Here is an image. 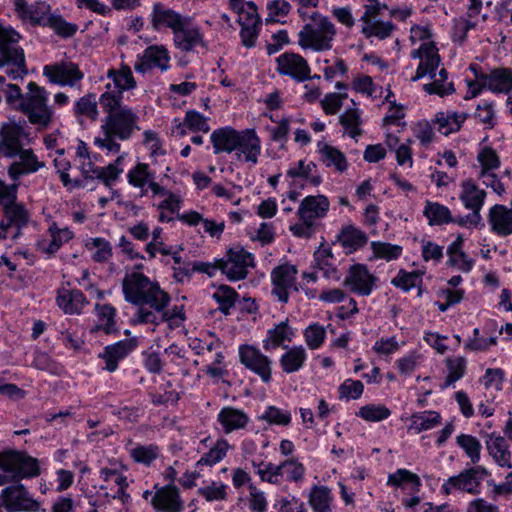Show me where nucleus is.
<instances>
[{"instance_id": "f257e3e1", "label": "nucleus", "mask_w": 512, "mask_h": 512, "mask_svg": "<svg viewBox=\"0 0 512 512\" xmlns=\"http://www.w3.org/2000/svg\"><path fill=\"white\" fill-rule=\"evenodd\" d=\"M107 113L101 125L100 134L95 137L94 144L105 150L108 154H116L120 151V144L115 140H127L137 127V116L134 111L119 104L112 108L103 107Z\"/></svg>"}, {"instance_id": "f03ea898", "label": "nucleus", "mask_w": 512, "mask_h": 512, "mask_svg": "<svg viewBox=\"0 0 512 512\" xmlns=\"http://www.w3.org/2000/svg\"><path fill=\"white\" fill-rule=\"evenodd\" d=\"M125 300L135 304H147L154 311H162L170 297L158 283L151 281L139 271L127 272L122 283Z\"/></svg>"}, {"instance_id": "7ed1b4c3", "label": "nucleus", "mask_w": 512, "mask_h": 512, "mask_svg": "<svg viewBox=\"0 0 512 512\" xmlns=\"http://www.w3.org/2000/svg\"><path fill=\"white\" fill-rule=\"evenodd\" d=\"M411 57L418 59L419 64L413 81L425 77L438 68L440 57L433 34L428 25H415L410 29Z\"/></svg>"}, {"instance_id": "20e7f679", "label": "nucleus", "mask_w": 512, "mask_h": 512, "mask_svg": "<svg viewBox=\"0 0 512 512\" xmlns=\"http://www.w3.org/2000/svg\"><path fill=\"white\" fill-rule=\"evenodd\" d=\"M306 23L298 32V45L303 50L314 52L328 51L333 46L336 36V27L328 17L312 12Z\"/></svg>"}, {"instance_id": "39448f33", "label": "nucleus", "mask_w": 512, "mask_h": 512, "mask_svg": "<svg viewBox=\"0 0 512 512\" xmlns=\"http://www.w3.org/2000/svg\"><path fill=\"white\" fill-rule=\"evenodd\" d=\"M20 38L19 33L12 27L0 24V69L14 80L27 74L24 51L14 46Z\"/></svg>"}, {"instance_id": "423d86ee", "label": "nucleus", "mask_w": 512, "mask_h": 512, "mask_svg": "<svg viewBox=\"0 0 512 512\" xmlns=\"http://www.w3.org/2000/svg\"><path fill=\"white\" fill-rule=\"evenodd\" d=\"M48 92L35 82L27 84V92L21 101V108L33 124L45 127L52 119V110L48 107Z\"/></svg>"}, {"instance_id": "0eeeda50", "label": "nucleus", "mask_w": 512, "mask_h": 512, "mask_svg": "<svg viewBox=\"0 0 512 512\" xmlns=\"http://www.w3.org/2000/svg\"><path fill=\"white\" fill-rule=\"evenodd\" d=\"M488 475L483 466L465 469L459 474L446 479L441 485L440 491L444 495H456L460 493L478 494L482 481Z\"/></svg>"}, {"instance_id": "6e6552de", "label": "nucleus", "mask_w": 512, "mask_h": 512, "mask_svg": "<svg viewBox=\"0 0 512 512\" xmlns=\"http://www.w3.org/2000/svg\"><path fill=\"white\" fill-rule=\"evenodd\" d=\"M470 70L474 79L467 78L466 80V99L476 97L483 88L493 92H507L512 87V74L507 70H494L489 75H479L474 66H471Z\"/></svg>"}, {"instance_id": "1a4fd4ad", "label": "nucleus", "mask_w": 512, "mask_h": 512, "mask_svg": "<svg viewBox=\"0 0 512 512\" xmlns=\"http://www.w3.org/2000/svg\"><path fill=\"white\" fill-rule=\"evenodd\" d=\"M216 267L230 280L237 281L246 277L248 270L254 267V256L240 246L230 248L226 256L216 259Z\"/></svg>"}, {"instance_id": "9d476101", "label": "nucleus", "mask_w": 512, "mask_h": 512, "mask_svg": "<svg viewBox=\"0 0 512 512\" xmlns=\"http://www.w3.org/2000/svg\"><path fill=\"white\" fill-rule=\"evenodd\" d=\"M106 90L100 97L102 107L112 108L121 102L124 91L135 87L136 82L129 67H122L115 71L110 70L107 76Z\"/></svg>"}, {"instance_id": "9b49d317", "label": "nucleus", "mask_w": 512, "mask_h": 512, "mask_svg": "<svg viewBox=\"0 0 512 512\" xmlns=\"http://www.w3.org/2000/svg\"><path fill=\"white\" fill-rule=\"evenodd\" d=\"M0 469L7 481L37 476L40 468L36 459L23 454L0 455Z\"/></svg>"}, {"instance_id": "f8f14e48", "label": "nucleus", "mask_w": 512, "mask_h": 512, "mask_svg": "<svg viewBox=\"0 0 512 512\" xmlns=\"http://www.w3.org/2000/svg\"><path fill=\"white\" fill-rule=\"evenodd\" d=\"M238 355L241 364L248 370L257 374L265 383L272 378V361L263 354L259 348L249 344H243L238 348Z\"/></svg>"}, {"instance_id": "ddd939ff", "label": "nucleus", "mask_w": 512, "mask_h": 512, "mask_svg": "<svg viewBox=\"0 0 512 512\" xmlns=\"http://www.w3.org/2000/svg\"><path fill=\"white\" fill-rule=\"evenodd\" d=\"M0 507L7 512H37L39 503L29 495L23 485H15L2 490Z\"/></svg>"}, {"instance_id": "4468645a", "label": "nucleus", "mask_w": 512, "mask_h": 512, "mask_svg": "<svg viewBox=\"0 0 512 512\" xmlns=\"http://www.w3.org/2000/svg\"><path fill=\"white\" fill-rule=\"evenodd\" d=\"M170 60L169 51L164 45H151L137 56L135 70L142 74L152 69L164 72L170 68Z\"/></svg>"}, {"instance_id": "2eb2a0df", "label": "nucleus", "mask_w": 512, "mask_h": 512, "mask_svg": "<svg viewBox=\"0 0 512 512\" xmlns=\"http://www.w3.org/2000/svg\"><path fill=\"white\" fill-rule=\"evenodd\" d=\"M234 151L237 160L250 166L258 164L262 144L254 129L240 130V137Z\"/></svg>"}, {"instance_id": "dca6fc26", "label": "nucleus", "mask_w": 512, "mask_h": 512, "mask_svg": "<svg viewBox=\"0 0 512 512\" xmlns=\"http://www.w3.org/2000/svg\"><path fill=\"white\" fill-rule=\"evenodd\" d=\"M297 272L296 267L288 263L280 264L272 270V292L279 301L287 302L289 293L297 290L295 284Z\"/></svg>"}, {"instance_id": "f3484780", "label": "nucleus", "mask_w": 512, "mask_h": 512, "mask_svg": "<svg viewBox=\"0 0 512 512\" xmlns=\"http://www.w3.org/2000/svg\"><path fill=\"white\" fill-rule=\"evenodd\" d=\"M276 70L285 76L298 81H304L310 75V67L306 59L293 52H285L276 59Z\"/></svg>"}, {"instance_id": "a211bd4d", "label": "nucleus", "mask_w": 512, "mask_h": 512, "mask_svg": "<svg viewBox=\"0 0 512 512\" xmlns=\"http://www.w3.org/2000/svg\"><path fill=\"white\" fill-rule=\"evenodd\" d=\"M376 282V276L361 264L352 266L345 279V284L351 291L363 296L371 294L376 287Z\"/></svg>"}, {"instance_id": "6ab92c4d", "label": "nucleus", "mask_w": 512, "mask_h": 512, "mask_svg": "<svg viewBox=\"0 0 512 512\" xmlns=\"http://www.w3.org/2000/svg\"><path fill=\"white\" fill-rule=\"evenodd\" d=\"M14 10L17 17L25 23L36 25L49 20L50 6L45 2L29 5L26 0H14Z\"/></svg>"}, {"instance_id": "aec40b11", "label": "nucleus", "mask_w": 512, "mask_h": 512, "mask_svg": "<svg viewBox=\"0 0 512 512\" xmlns=\"http://www.w3.org/2000/svg\"><path fill=\"white\" fill-rule=\"evenodd\" d=\"M486 193L480 189L472 180H465L461 183L459 198L464 207L472 210L474 215L471 218V223L477 225L480 217L479 211L481 210Z\"/></svg>"}, {"instance_id": "412c9836", "label": "nucleus", "mask_w": 512, "mask_h": 512, "mask_svg": "<svg viewBox=\"0 0 512 512\" xmlns=\"http://www.w3.org/2000/svg\"><path fill=\"white\" fill-rule=\"evenodd\" d=\"M366 12L362 16V32L368 38L385 39L390 36L393 26L390 22L377 20L373 14L377 7V0H367Z\"/></svg>"}, {"instance_id": "4be33fe9", "label": "nucleus", "mask_w": 512, "mask_h": 512, "mask_svg": "<svg viewBox=\"0 0 512 512\" xmlns=\"http://www.w3.org/2000/svg\"><path fill=\"white\" fill-rule=\"evenodd\" d=\"M43 75L46 76L51 83L62 86H72L83 77L82 73L72 63L46 65L43 68Z\"/></svg>"}, {"instance_id": "5701e85b", "label": "nucleus", "mask_w": 512, "mask_h": 512, "mask_svg": "<svg viewBox=\"0 0 512 512\" xmlns=\"http://www.w3.org/2000/svg\"><path fill=\"white\" fill-rule=\"evenodd\" d=\"M127 181L134 188L140 189L142 194L160 192V186L156 183L154 174L145 163H137L127 172Z\"/></svg>"}, {"instance_id": "b1692460", "label": "nucleus", "mask_w": 512, "mask_h": 512, "mask_svg": "<svg viewBox=\"0 0 512 512\" xmlns=\"http://www.w3.org/2000/svg\"><path fill=\"white\" fill-rule=\"evenodd\" d=\"M23 132L21 126L16 123H7L2 126L0 140V155L13 158L23 151L21 138Z\"/></svg>"}, {"instance_id": "393cba45", "label": "nucleus", "mask_w": 512, "mask_h": 512, "mask_svg": "<svg viewBox=\"0 0 512 512\" xmlns=\"http://www.w3.org/2000/svg\"><path fill=\"white\" fill-rule=\"evenodd\" d=\"M329 207L330 203L326 196H307L301 201L297 214L300 219L314 223L317 219L327 215Z\"/></svg>"}, {"instance_id": "a878e982", "label": "nucleus", "mask_w": 512, "mask_h": 512, "mask_svg": "<svg viewBox=\"0 0 512 512\" xmlns=\"http://www.w3.org/2000/svg\"><path fill=\"white\" fill-rule=\"evenodd\" d=\"M137 345V340L130 338L107 346L102 354L106 364L105 368L110 372L115 371L118 363L135 350Z\"/></svg>"}, {"instance_id": "bb28decb", "label": "nucleus", "mask_w": 512, "mask_h": 512, "mask_svg": "<svg viewBox=\"0 0 512 512\" xmlns=\"http://www.w3.org/2000/svg\"><path fill=\"white\" fill-rule=\"evenodd\" d=\"M124 156H119L115 162L109 164L104 168L96 167L92 161H89L87 167L85 164L82 166V172L86 177L102 179L106 185L114 182L123 172Z\"/></svg>"}, {"instance_id": "cd10ccee", "label": "nucleus", "mask_w": 512, "mask_h": 512, "mask_svg": "<svg viewBox=\"0 0 512 512\" xmlns=\"http://www.w3.org/2000/svg\"><path fill=\"white\" fill-rule=\"evenodd\" d=\"M488 223L491 231L499 236L512 234V209L504 205H494L489 210Z\"/></svg>"}, {"instance_id": "c85d7f7f", "label": "nucleus", "mask_w": 512, "mask_h": 512, "mask_svg": "<svg viewBox=\"0 0 512 512\" xmlns=\"http://www.w3.org/2000/svg\"><path fill=\"white\" fill-rule=\"evenodd\" d=\"M186 18L162 4H155L151 12V23L155 29L170 28L173 34Z\"/></svg>"}, {"instance_id": "c756f323", "label": "nucleus", "mask_w": 512, "mask_h": 512, "mask_svg": "<svg viewBox=\"0 0 512 512\" xmlns=\"http://www.w3.org/2000/svg\"><path fill=\"white\" fill-rule=\"evenodd\" d=\"M217 421L222 431L226 434H230L245 428L249 422V417L244 411L228 406L219 411Z\"/></svg>"}, {"instance_id": "7c9ffc66", "label": "nucleus", "mask_w": 512, "mask_h": 512, "mask_svg": "<svg viewBox=\"0 0 512 512\" xmlns=\"http://www.w3.org/2000/svg\"><path fill=\"white\" fill-rule=\"evenodd\" d=\"M239 137L240 130H235L229 126L214 130L210 135L214 153H233L237 147Z\"/></svg>"}, {"instance_id": "2f4dec72", "label": "nucleus", "mask_w": 512, "mask_h": 512, "mask_svg": "<svg viewBox=\"0 0 512 512\" xmlns=\"http://www.w3.org/2000/svg\"><path fill=\"white\" fill-rule=\"evenodd\" d=\"M174 42L183 50H191L197 46L206 47L199 29L191 26L188 19H185L174 33Z\"/></svg>"}, {"instance_id": "473e14b6", "label": "nucleus", "mask_w": 512, "mask_h": 512, "mask_svg": "<svg viewBox=\"0 0 512 512\" xmlns=\"http://www.w3.org/2000/svg\"><path fill=\"white\" fill-rule=\"evenodd\" d=\"M13 158L15 160L9 166L8 174L14 181L23 175L37 171L40 167V163L31 150L25 149Z\"/></svg>"}, {"instance_id": "72a5a7b5", "label": "nucleus", "mask_w": 512, "mask_h": 512, "mask_svg": "<svg viewBox=\"0 0 512 512\" xmlns=\"http://www.w3.org/2000/svg\"><path fill=\"white\" fill-rule=\"evenodd\" d=\"M230 9L237 14L238 23L247 26L246 34H249L251 26H259L260 17L255 4L246 0H228Z\"/></svg>"}, {"instance_id": "f704fd0d", "label": "nucleus", "mask_w": 512, "mask_h": 512, "mask_svg": "<svg viewBox=\"0 0 512 512\" xmlns=\"http://www.w3.org/2000/svg\"><path fill=\"white\" fill-rule=\"evenodd\" d=\"M486 448L494 462L505 468H512V456L508 444L500 435L491 434L486 440Z\"/></svg>"}, {"instance_id": "c9c22d12", "label": "nucleus", "mask_w": 512, "mask_h": 512, "mask_svg": "<svg viewBox=\"0 0 512 512\" xmlns=\"http://www.w3.org/2000/svg\"><path fill=\"white\" fill-rule=\"evenodd\" d=\"M317 151L320 160L329 168H333L337 172H344L348 168V161L342 151L330 145L325 141L317 143Z\"/></svg>"}, {"instance_id": "e433bc0d", "label": "nucleus", "mask_w": 512, "mask_h": 512, "mask_svg": "<svg viewBox=\"0 0 512 512\" xmlns=\"http://www.w3.org/2000/svg\"><path fill=\"white\" fill-rule=\"evenodd\" d=\"M152 504L164 512H180L182 510V502L177 489L170 485L157 490L152 498Z\"/></svg>"}, {"instance_id": "4c0bfd02", "label": "nucleus", "mask_w": 512, "mask_h": 512, "mask_svg": "<svg viewBox=\"0 0 512 512\" xmlns=\"http://www.w3.org/2000/svg\"><path fill=\"white\" fill-rule=\"evenodd\" d=\"M72 237L73 233L69 229L58 228L53 224L49 228L48 234L38 242V248L46 254H53Z\"/></svg>"}, {"instance_id": "58836bf2", "label": "nucleus", "mask_w": 512, "mask_h": 512, "mask_svg": "<svg viewBox=\"0 0 512 512\" xmlns=\"http://www.w3.org/2000/svg\"><path fill=\"white\" fill-rule=\"evenodd\" d=\"M185 127L193 131L207 133L210 130L208 119L197 111L191 110L186 113L185 120L182 123L175 119L172 124V134L183 136L186 133Z\"/></svg>"}, {"instance_id": "ea45409f", "label": "nucleus", "mask_w": 512, "mask_h": 512, "mask_svg": "<svg viewBox=\"0 0 512 512\" xmlns=\"http://www.w3.org/2000/svg\"><path fill=\"white\" fill-rule=\"evenodd\" d=\"M387 485L395 489L414 493L419 492L421 481L419 477L411 471L407 469H398L388 476Z\"/></svg>"}, {"instance_id": "a19ab883", "label": "nucleus", "mask_w": 512, "mask_h": 512, "mask_svg": "<svg viewBox=\"0 0 512 512\" xmlns=\"http://www.w3.org/2000/svg\"><path fill=\"white\" fill-rule=\"evenodd\" d=\"M295 336V331L286 322H281L267 331L263 339V348L266 351L273 350L283 346L285 342H290Z\"/></svg>"}, {"instance_id": "79ce46f5", "label": "nucleus", "mask_w": 512, "mask_h": 512, "mask_svg": "<svg viewBox=\"0 0 512 512\" xmlns=\"http://www.w3.org/2000/svg\"><path fill=\"white\" fill-rule=\"evenodd\" d=\"M464 238L461 235H458L456 239L449 245L447 253H448V262L451 266L456 269L469 272L473 265L474 261L463 251Z\"/></svg>"}, {"instance_id": "37998d69", "label": "nucleus", "mask_w": 512, "mask_h": 512, "mask_svg": "<svg viewBox=\"0 0 512 512\" xmlns=\"http://www.w3.org/2000/svg\"><path fill=\"white\" fill-rule=\"evenodd\" d=\"M286 175L293 181L303 179L313 185H318L321 182V178L317 173L316 165L312 161L308 160H299L291 164Z\"/></svg>"}, {"instance_id": "c03bdc74", "label": "nucleus", "mask_w": 512, "mask_h": 512, "mask_svg": "<svg viewBox=\"0 0 512 512\" xmlns=\"http://www.w3.org/2000/svg\"><path fill=\"white\" fill-rule=\"evenodd\" d=\"M85 303V297L80 291L62 288L58 292L57 304L65 313H80Z\"/></svg>"}, {"instance_id": "a18cd8bd", "label": "nucleus", "mask_w": 512, "mask_h": 512, "mask_svg": "<svg viewBox=\"0 0 512 512\" xmlns=\"http://www.w3.org/2000/svg\"><path fill=\"white\" fill-rule=\"evenodd\" d=\"M478 177L480 179L493 178L495 171L500 167V160L494 150L488 147L482 148L477 156Z\"/></svg>"}, {"instance_id": "49530a36", "label": "nucleus", "mask_w": 512, "mask_h": 512, "mask_svg": "<svg viewBox=\"0 0 512 512\" xmlns=\"http://www.w3.org/2000/svg\"><path fill=\"white\" fill-rule=\"evenodd\" d=\"M334 497L326 486H314L309 494V503L314 512H333Z\"/></svg>"}, {"instance_id": "de8ad7c7", "label": "nucleus", "mask_w": 512, "mask_h": 512, "mask_svg": "<svg viewBox=\"0 0 512 512\" xmlns=\"http://www.w3.org/2000/svg\"><path fill=\"white\" fill-rule=\"evenodd\" d=\"M307 359L304 347L294 346L288 349L279 359V364L285 373H294L300 370Z\"/></svg>"}, {"instance_id": "09e8293b", "label": "nucleus", "mask_w": 512, "mask_h": 512, "mask_svg": "<svg viewBox=\"0 0 512 512\" xmlns=\"http://www.w3.org/2000/svg\"><path fill=\"white\" fill-rule=\"evenodd\" d=\"M406 420L409 422L408 430L418 434L436 427L440 423L441 417L435 411H424L413 414Z\"/></svg>"}, {"instance_id": "8fccbe9b", "label": "nucleus", "mask_w": 512, "mask_h": 512, "mask_svg": "<svg viewBox=\"0 0 512 512\" xmlns=\"http://www.w3.org/2000/svg\"><path fill=\"white\" fill-rule=\"evenodd\" d=\"M154 196L160 197L161 200L157 203V207L161 210L159 214V220L161 222H166L171 219L170 216L166 215V211L170 213H174L178 211L182 205V197L180 195L173 194L164 190L160 186V192H153Z\"/></svg>"}, {"instance_id": "3c124183", "label": "nucleus", "mask_w": 512, "mask_h": 512, "mask_svg": "<svg viewBox=\"0 0 512 512\" xmlns=\"http://www.w3.org/2000/svg\"><path fill=\"white\" fill-rule=\"evenodd\" d=\"M465 117L452 111L439 112L435 116V123L438 131L443 135H449L458 131L463 124Z\"/></svg>"}, {"instance_id": "603ef678", "label": "nucleus", "mask_w": 512, "mask_h": 512, "mask_svg": "<svg viewBox=\"0 0 512 512\" xmlns=\"http://www.w3.org/2000/svg\"><path fill=\"white\" fill-rule=\"evenodd\" d=\"M84 246L90 257L96 262L107 261L112 256L111 245L103 238H88L85 240Z\"/></svg>"}, {"instance_id": "864d4df0", "label": "nucleus", "mask_w": 512, "mask_h": 512, "mask_svg": "<svg viewBox=\"0 0 512 512\" xmlns=\"http://www.w3.org/2000/svg\"><path fill=\"white\" fill-rule=\"evenodd\" d=\"M437 68L432 73H428L433 80L431 83L424 85V90L430 94H437L444 96L453 92V84L447 81V74L444 69H441L438 73ZM427 76V74L425 75Z\"/></svg>"}, {"instance_id": "5fc2aeb1", "label": "nucleus", "mask_w": 512, "mask_h": 512, "mask_svg": "<svg viewBox=\"0 0 512 512\" xmlns=\"http://www.w3.org/2000/svg\"><path fill=\"white\" fill-rule=\"evenodd\" d=\"M365 234L354 226L344 227L339 236L338 241L349 252L355 251L366 242Z\"/></svg>"}, {"instance_id": "6e6d98bb", "label": "nucleus", "mask_w": 512, "mask_h": 512, "mask_svg": "<svg viewBox=\"0 0 512 512\" xmlns=\"http://www.w3.org/2000/svg\"><path fill=\"white\" fill-rule=\"evenodd\" d=\"M352 107L348 108L341 116L340 123L343 125L345 132L351 137L356 138L361 134L360 111L356 107L354 100H351Z\"/></svg>"}, {"instance_id": "4d7b16f0", "label": "nucleus", "mask_w": 512, "mask_h": 512, "mask_svg": "<svg viewBox=\"0 0 512 512\" xmlns=\"http://www.w3.org/2000/svg\"><path fill=\"white\" fill-rule=\"evenodd\" d=\"M280 464L282 475H285L288 481L298 484L305 480L306 467L299 458L291 457Z\"/></svg>"}, {"instance_id": "13d9d810", "label": "nucleus", "mask_w": 512, "mask_h": 512, "mask_svg": "<svg viewBox=\"0 0 512 512\" xmlns=\"http://www.w3.org/2000/svg\"><path fill=\"white\" fill-rule=\"evenodd\" d=\"M356 415L367 422H380L391 415L390 409L380 403H369L359 408Z\"/></svg>"}, {"instance_id": "bf43d9fd", "label": "nucleus", "mask_w": 512, "mask_h": 512, "mask_svg": "<svg viewBox=\"0 0 512 512\" xmlns=\"http://www.w3.org/2000/svg\"><path fill=\"white\" fill-rule=\"evenodd\" d=\"M445 363L447 375L442 385L443 389L454 385L464 376L466 371V360L463 357L447 358Z\"/></svg>"}, {"instance_id": "052dcab7", "label": "nucleus", "mask_w": 512, "mask_h": 512, "mask_svg": "<svg viewBox=\"0 0 512 512\" xmlns=\"http://www.w3.org/2000/svg\"><path fill=\"white\" fill-rule=\"evenodd\" d=\"M456 442L473 464L480 461L482 445L476 437L460 434L456 437Z\"/></svg>"}, {"instance_id": "680f3d73", "label": "nucleus", "mask_w": 512, "mask_h": 512, "mask_svg": "<svg viewBox=\"0 0 512 512\" xmlns=\"http://www.w3.org/2000/svg\"><path fill=\"white\" fill-rule=\"evenodd\" d=\"M373 259H383L392 261L399 258L402 254V247L396 244L373 241L370 244Z\"/></svg>"}, {"instance_id": "e2e57ef3", "label": "nucleus", "mask_w": 512, "mask_h": 512, "mask_svg": "<svg viewBox=\"0 0 512 512\" xmlns=\"http://www.w3.org/2000/svg\"><path fill=\"white\" fill-rule=\"evenodd\" d=\"M424 215L430 225H441L451 220L450 210L437 202L428 201L424 208Z\"/></svg>"}, {"instance_id": "0e129e2a", "label": "nucleus", "mask_w": 512, "mask_h": 512, "mask_svg": "<svg viewBox=\"0 0 512 512\" xmlns=\"http://www.w3.org/2000/svg\"><path fill=\"white\" fill-rule=\"evenodd\" d=\"M5 209L6 217L9 222L6 224H10L13 228L12 231L16 232V237L19 234L20 226L24 225L28 221V213L24 209L23 206L15 203V200L7 205H3Z\"/></svg>"}, {"instance_id": "69168bd1", "label": "nucleus", "mask_w": 512, "mask_h": 512, "mask_svg": "<svg viewBox=\"0 0 512 512\" xmlns=\"http://www.w3.org/2000/svg\"><path fill=\"white\" fill-rule=\"evenodd\" d=\"M242 187L240 185L236 184H214L212 186V193L217 197L220 198L232 205H240L241 203V194Z\"/></svg>"}, {"instance_id": "338daca9", "label": "nucleus", "mask_w": 512, "mask_h": 512, "mask_svg": "<svg viewBox=\"0 0 512 512\" xmlns=\"http://www.w3.org/2000/svg\"><path fill=\"white\" fill-rule=\"evenodd\" d=\"M231 449V445L226 439H218L213 447L204 454L201 459L198 461L199 465H215L220 462Z\"/></svg>"}, {"instance_id": "774afa93", "label": "nucleus", "mask_w": 512, "mask_h": 512, "mask_svg": "<svg viewBox=\"0 0 512 512\" xmlns=\"http://www.w3.org/2000/svg\"><path fill=\"white\" fill-rule=\"evenodd\" d=\"M259 419L266 421L270 425L288 426L291 423L292 415L288 410L276 406H268L259 416Z\"/></svg>"}]
</instances>
